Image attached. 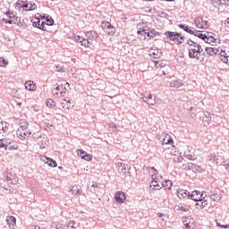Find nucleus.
<instances>
[{
  "label": "nucleus",
  "mask_w": 229,
  "mask_h": 229,
  "mask_svg": "<svg viewBox=\"0 0 229 229\" xmlns=\"http://www.w3.org/2000/svg\"><path fill=\"white\" fill-rule=\"evenodd\" d=\"M101 28L105 33L110 35V37H113V35L115 34V27H114L113 24L108 21H103L101 23Z\"/></svg>",
  "instance_id": "1"
},
{
  "label": "nucleus",
  "mask_w": 229,
  "mask_h": 229,
  "mask_svg": "<svg viewBox=\"0 0 229 229\" xmlns=\"http://www.w3.org/2000/svg\"><path fill=\"white\" fill-rule=\"evenodd\" d=\"M138 35L140 37V38H141L142 40H146V36L148 37V40H151V29L147 28V29H139L138 30Z\"/></svg>",
  "instance_id": "2"
},
{
  "label": "nucleus",
  "mask_w": 229,
  "mask_h": 229,
  "mask_svg": "<svg viewBox=\"0 0 229 229\" xmlns=\"http://www.w3.org/2000/svg\"><path fill=\"white\" fill-rule=\"evenodd\" d=\"M165 36L166 37V38H169L172 42H174L175 44H177V46L183 44V41L176 38L175 32L167 30L166 32H165Z\"/></svg>",
  "instance_id": "3"
},
{
  "label": "nucleus",
  "mask_w": 229,
  "mask_h": 229,
  "mask_svg": "<svg viewBox=\"0 0 229 229\" xmlns=\"http://www.w3.org/2000/svg\"><path fill=\"white\" fill-rule=\"evenodd\" d=\"M188 56L189 58L199 60L200 62H203L205 60V57H199V55H198V48H189Z\"/></svg>",
  "instance_id": "4"
},
{
  "label": "nucleus",
  "mask_w": 229,
  "mask_h": 229,
  "mask_svg": "<svg viewBox=\"0 0 229 229\" xmlns=\"http://www.w3.org/2000/svg\"><path fill=\"white\" fill-rule=\"evenodd\" d=\"M74 40H76V42H79V44H81V46H83L84 47H89V46H90V41L89 40V38H85L81 36H74Z\"/></svg>",
  "instance_id": "5"
},
{
  "label": "nucleus",
  "mask_w": 229,
  "mask_h": 229,
  "mask_svg": "<svg viewBox=\"0 0 229 229\" xmlns=\"http://www.w3.org/2000/svg\"><path fill=\"white\" fill-rule=\"evenodd\" d=\"M39 17L42 21H46L47 26H53L55 24V20H53V17L49 14H39Z\"/></svg>",
  "instance_id": "6"
},
{
  "label": "nucleus",
  "mask_w": 229,
  "mask_h": 229,
  "mask_svg": "<svg viewBox=\"0 0 229 229\" xmlns=\"http://www.w3.org/2000/svg\"><path fill=\"white\" fill-rule=\"evenodd\" d=\"M116 203H124L126 201V193L124 191H117L114 195Z\"/></svg>",
  "instance_id": "7"
},
{
  "label": "nucleus",
  "mask_w": 229,
  "mask_h": 229,
  "mask_svg": "<svg viewBox=\"0 0 229 229\" xmlns=\"http://www.w3.org/2000/svg\"><path fill=\"white\" fill-rule=\"evenodd\" d=\"M12 142L13 140L8 138L0 139V148L4 149L6 151L10 144H12Z\"/></svg>",
  "instance_id": "8"
},
{
  "label": "nucleus",
  "mask_w": 229,
  "mask_h": 229,
  "mask_svg": "<svg viewBox=\"0 0 229 229\" xmlns=\"http://www.w3.org/2000/svg\"><path fill=\"white\" fill-rule=\"evenodd\" d=\"M191 195V192H189L187 190L179 189L177 190V196L180 198V199H183L187 198L189 199V196Z\"/></svg>",
  "instance_id": "9"
},
{
  "label": "nucleus",
  "mask_w": 229,
  "mask_h": 229,
  "mask_svg": "<svg viewBox=\"0 0 229 229\" xmlns=\"http://www.w3.org/2000/svg\"><path fill=\"white\" fill-rule=\"evenodd\" d=\"M223 198V194H221V191H215L210 195V199L212 201H216V203H219Z\"/></svg>",
  "instance_id": "10"
},
{
  "label": "nucleus",
  "mask_w": 229,
  "mask_h": 229,
  "mask_svg": "<svg viewBox=\"0 0 229 229\" xmlns=\"http://www.w3.org/2000/svg\"><path fill=\"white\" fill-rule=\"evenodd\" d=\"M170 87L173 89H181V87H183V81L178 79V80H174L170 82Z\"/></svg>",
  "instance_id": "11"
},
{
  "label": "nucleus",
  "mask_w": 229,
  "mask_h": 229,
  "mask_svg": "<svg viewBox=\"0 0 229 229\" xmlns=\"http://www.w3.org/2000/svg\"><path fill=\"white\" fill-rule=\"evenodd\" d=\"M25 89L26 90H30V92H33V90H37V85L33 81H28L25 82Z\"/></svg>",
  "instance_id": "12"
},
{
  "label": "nucleus",
  "mask_w": 229,
  "mask_h": 229,
  "mask_svg": "<svg viewBox=\"0 0 229 229\" xmlns=\"http://www.w3.org/2000/svg\"><path fill=\"white\" fill-rule=\"evenodd\" d=\"M201 22H203V17L199 16L195 18L194 20L195 26H197V28H199L200 30H207V27L201 24Z\"/></svg>",
  "instance_id": "13"
},
{
  "label": "nucleus",
  "mask_w": 229,
  "mask_h": 229,
  "mask_svg": "<svg viewBox=\"0 0 229 229\" xmlns=\"http://www.w3.org/2000/svg\"><path fill=\"white\" fill-rule=\"evenodd\" d=\"M152 180L153 181L150 182V187H153V191H160V189H162V184L155 181V175H152Z\"/></svg>",
  "instance_id": "14"
},
{
  "label": "nucleus",
  "mask_w": 229,
  "mask_h": 229,
  "mask_svg": "<svg viewBox=\"0 0 229 229\" xmlns=\"http://www.w3.org/2000/svg\"><path fill=\"white\" fill-rule=\"evenodd\" d=\"M87 38L90 40H96L98 38V32L96 30H89L85 32Z\"/></svg>",
  "instance_id": "15"
},
{
  "label": "nucleus",
  "mask_w": 229,
  "mask_h": 229,
  "mask_svg": "<svg viewBox=\"0 0 229 229\" xmlns=\"http://www.w3.org/2000/svg\"><path fill=\"white\" fill-rule=\"evenodd\" d=\"M205 51H206L207 55H209V56H214V55H217V53H219V49H217L216 47H207L205 48Z\"/></svg>",
  "instance_id": "16"
},
{
  "label": "nucleus",
  "mask_w": 229,
  "mask_h": 229,
  "mask_svg": "<svg viewBox=\"0 0 229 229\" xmlns=\"http://www.w3.org/2000/svg\"><path fill=\"white\" fill-rule=\"evenodd\" d=\"M189 199H192V201H201V198L198 196V190H195L190 192Z\"/></svg>",
  "instance_id": "17"
},
{
  "label": "nucleus",
  "mask_w": 229,
  "mask_h": 229,
  "mask_svg": "<svg viewBox=\"0 0 229 229\" xmlns=\"http://www.w3.org/2000/svg\"><path fill=\"white\" fill-rule=\"evenodd\" d=\"M193 36L198 37V38H200V40H205V38H207V31L196 30Z\"/></svg>",
  "instance_id": "18"
},
{
  "label": "nucleus",
  "mask_w": 229,
  "mask_h": 229,
  "mask_svg": "<svg viewBox=\"0 0 229 229\" xmlns=\"http://www.w3.org/2000/svg\"><path fill=\"white\" fill-rule=\"evenodd\" d=\"M61 87V96L62 94H65L67 92V87H71V84L69 82L63 81L60 84Z\"/></svg>",
  "instance_id": "19"
},
{
  "label": "nucleus",
  "mask_w": 229,
  "mask_h": 229,
  "mask_svg": "<svg viewBox=\"0 0 229 229\" xmlns=\"http://www.w3.org/2000/svg\"><path fill=\"white\" fill-rule=\"evenodd\" d=\"M49 146V139L47 136L43 137L39 145L40 149H46Z\"/></svg>",
  "instance_id": "20"
},
{
  "label": "nucleus",
  "mask_w": 229,
  "mask_h": 229,
  "mask_svg": "<svg viewBox=\"0 0 229 229\" xmlns=\"http://www.w3.org/2000/svg\"><path fill=\"white\" fill-rule=\"evenodd\" d=\"M46 158V164H47V165L49 167H56V165H58V164L56 163V161L51 157H47L45 156Z\"/></svg>",
  "instance_id": "21"
},
{
  "label": "nucleus",
  "mask_w": 229,
  "mask_h": 229,
  "mask_svg": "<svg viewBox=\"0 0 229 229\" xmlns=\"http://www.w3.org/2000/svg\"><path fill=\"white\" fill-rule=\"evenodd\" d=\"M117 169H118V173H120L121 174H126V164L118 163Z\"/></svg>",
  "instance_id": "22"
},
{
  "label": "nucleus",
  "mask_w": 229,
  "mask_h": 229,
  "mask_svg": "<svg viewBox=\"0 0 229 229\" xmlns=\"http://www.w3.org/2000/svg\"><path fill=\"white\" fill-rule=\"evenodd\" d=\"M6 223L8 225L9 228H12V226H15L17 220L14 218V216H7Z\"/></svg>",
  "instance_id": "23"
},
{
  "label": "nucleus",
  "mask_w": 229,
  "mask_h": 229,
  "mask_svg": "<svg viewBox=\"0 0 229 229\" xmlns=\"http://www.w3.org/2000/svg\"><path fill=\"white\" fill-rule=\"evenodd\" d=\"M208 205V202L205 199H203V200H200V202L195 203L196 208H200L201 210H203V208H205V207H207Z\"/></svg>",
  "instance_id": "24"
},
{
  "label": "nucleus",
  "mask_w": 229,
  "mask_h": 229,
  "mask_svg": "<svg viewBox=\"0 0 229 229\" xmlns=\"http://www.w3.org/2000/svg\"><path fill=\"white\" fill-rule=\"evenodd\" d=\"M161 187H164L165 191H171L173 187V182L171 180H165V182L161 183Z\"/></svg>",
  "instance_id": "25"
},
{
  "label": "nucleus",
  "mask_w": 229,
  "mask_h": 229,
  "mask_svg": "<svg viewBox=\"0 0 229 229\" xmlns=\"http://www.w3.org/2000/svg\"><path fill=\"white\" fill-rule=\"evenodd\" d=\"M162 51H158V49H154L150 52V56H152V58H160L162 56Z\"/></svg>",
  "instance_id": "26"
},
{
  "label": "nucleus",
  "mask_w": 229,
  "mask_h": 229,
  "mask_svg": "<svg viewBox=\"0 0 229 229\" xmlns=\"http://www.w3.org/2000/svg\"><path fill=\"white\" fill-rule=\"evenodd\" d=\"M182 168L184 171H192L194 169V163L183 164Z\"/></svg>",
  "instance_id": "27"
},
{
  "label": "nucleus",
  "mask_w": 229,
  "mask_h": 229,
  "mask_svg": "<svg viewBox=\"0 0 229 229\" xmlns=\"http://www.w3.org/2000/svg\"><path fill=\"white\" fill-rule=\"evenodd\" d=\"M8 130V126L4 125V123L0 122V135L3 133H6V131Z\"/></svg>",
  "instance_id": "28"
},
{
  "label": "nucleus",
  "mask_w": 229,
  "mask_h": 229,
  "mask_svg": "<svg viewBox=\"0 0 229 229\" xmlns=\"http://www.w3.org/2000/svg\"><path fill=\"white\" fill-rule=\"evenodd\" d=\"M46 105H47V106H49L50 108H53V106H55L56 105V103L52 98H47L46 100Z\"/></svg>",
  "instance_id": "29"
},
{
  "label": "nucleus",
  "mask_w": 229,
  "mask_h": 229,
  "mask_svg": "<svg viewBox=\"0 0 229 229\" xmlns=\"http://www.w3.org/2000/svg\"><path fill=\"white\" fill-rule=\"evenodd\" d=\"M150 38H155V37L158 36L160 37V35H162V32H158L157 30H155V29H150Z\"/></svg>",
  "instance_id": "30"
},
{
  "label": "nucleus",
  "mask_w": 229,
  "mask_h": 229,
  "mask_svg": "<svg viewBox=\"0 0 229 229\" xmlns=\"http://www.w3.org/2000/svg\"><path fill=\"white\" fill-rule=\"evenodd\" d=\"M147 105H150L151 106L157 105V101L155 100V98H153V95L148 94V102L147 103Z\"/></svg>",
  "instance_id": "31"
},
{
  "label": "nucleus",
  "mask_w": 229,
  "mask_h": 229,
  "mask_svg": "<svg viewBox=\"0 0 229 229\" xmlns=\"http://www.w3.org/2000/svg\"><path fill=\"white\" fill-rule=\"evenodd\" d=\"M186 44H187L188 46H191V47H198V46H199V43H198V42H196V41H194V40H192V39H188L187 42H186Z\"/></svg>",
  "instance_id": "32"
},
{
  "label": "nucleus",
  "mask_w": 229,
  "mask_h": 229,
  "mask_svg": "<svg viewBox=\"0 0 229 229\" xmlns=\"http://www.w3.org/2000/svg\"><path fill=\"white\" fill-rule=\"evenodd\" d=\"M64 101H65V103H66L67 110H71V108H72L74 106V102H72V100H67L64 98Z\"/></svg>",
  "instance_id": "33"
},
{
  "label": "nucleus",
  "mask_w": 229,
  "mask_h": 229,
  "mask_svg": "<svg viewBox=\"0 0 229 229\" xmlns=\"http://www.w3.org/2000/svg\"><path fill=\"white\" fill-rule=\"evenodd\" d=\"M193 169H195L196 173H205V168L201 167L200 165H198L194 164Z\"/></svg>",
  "instance_id": "34"
},
{
  "label": "nucleus",
  "mask_w": 229,
  "mask_h": 229,
  "mask_svg": "<svg viewBox=\"0 0 229 229\" xmlns=\"http://www.w3.org/2000/svg\"><path fill=\"white\" fill-rule=\"evenodd\" d=\"M205 123H210L212 121V117L210 116V113L207 112L202 119Z\"/></svg>",
  "instance_id": "35"
},
{
  "label": "nucleus",
  "mask_w": 229,
  "mask_h": 229,
  "mask_svg": "<svg viewBox=\"0 0 229 229\" xmlns=\"http://www.w3.org/2000/svg\"><path fill=\"white\" fill-rule=\"evenodd\" d=\"M35 19H37L38 21H33L32 26H33V28H38V30H40V18L36 16Z\"/></svg>",
  "instance_id": "36"
},
{
  "label": "nucleus",
  "mask_w": 229,
  "mask_h": 229,
  "mask_svg": "<svg viewBox=\"0 0 229 229\" xmlns=\"http://www.w3.org/2000/svg\"><path fill=\"white\" fill-rule=\"evenodd\" d=\"M178 28H180V30H183V31H185L187 33L189 28H191V26L187 25V24H183V23H180L177 25Z\"/></svg>",
  "instance_id": "37"
},
{
  "label": "nucleus",
  "mask_w": 229,
  "mask_h": 229,
  "mask_svg": "<svg viewBox=\"0 0 229 229\" xmlns=\"http://www.w3.org/2000/svg\"><path fill=\"white\" fill-rule=\"evenodd\" d=\"M197 53H198L199 58H203V56H201V55H205V53H203V48L201 47V45H198Z\"/></svg>",
  "instance_id": "38"
},
{
  "label": "nucleus",
  "mask_w": 229,
  "mask_h": 229,
  "mask_svg": "<svg viewBox=\"0 0 229 229\" xmlns=\"http://www.w3.org/2000/svg\"><path fill=\"white\" fill-rule=\"evenodd\" d=\"M8 65V61L4 60V57L0 56V67H6Z\"/></svg>",
  "instance_id": "39"
},
{
  "label": "nucleus",
  "mask_w": 229,
  "mask_h": 229,
  "mask_svg": "<svg viewBox=\"0 0 229 229\" xmlns=\"http://www.w3.org/2000/svg\"><path fill=\"white\" fill-rule=\"evenodd\" d=\"M76 222L74 220H69L66 222L67 228H74Z\"/></svg>",
  "instance_id": "40"
},
{
  "label": "nucleus",
  "mask_w": 229,
  "mask_h": 229,
  "mask_svg": "<svg viewBox=\"0 0 229 229\" xmlns=\"http://www.w3.org/2000/svg\"><path fill=\"white\" fill-rule=\"evenodd\" d=\"M46 26H47V22L42 21L39 24V30H41V31H47V28H46Z\"/></svg>",
  "instance_id": "41"
},
{
  "label": "nucleus",
  "mask_w": 229,
  "mask_h": 229,
  "mask_svg": "<svg viewBox=\"0 0 229 229\" xmlns=\"http://www.w3.org/2000/svg\"><path fill=\"white\" fill-rule=\"evenodd\" d=\"M85 154H87V151L82 150V149H78L77 150V155L80 157L81 159L85 157Z\"/></svg>",
  "instance_id": "42"
},
{
  "label": "nucleus",
  "mask_w": 229,
  "mask_h": 229,
  "mask_svg": "<svg viewBox=\"0 0 229 229\" xmlns=\"http://www.w3.org/2000/svg\"><path fill=\"white\" fill-rule=\"evenodd\" d=\"M25 3L23 0H18L15 8H18V10L22 8Z\"/></svg>",
  "instance_id": "43"
},
{
  "label": "nucleus",
  "mask_w": 229,
  "mask_h": 229,
  "mask_svg": "<svg viewBox=\"0 0 229 229\" xmlns=\"http://www.w3.org/2000/svg\"><path fill=\"white\" fill-rule=\"evenodd\" d=\"M82 160H86L87 162H90L92 160V155L86 152Z\"/></svg>",
  "instance_id": "44"
},
{
  "label": "nucleus",
  "mask_w": 229,
  "mask_h": 229,
  "mask_svg": "<svg viewBox=\"0 0 229 229\" xmlns=\"http://www.w3.org/2000/svg\"><path fill=\"white\" fill-rule=\"evenodd\" d=\"M30 7L28 8V12H32L33 10H37V4L34 2H30Z\"/></svg>",
  "instance_id": "45"
},
{
  "label": "nucleus",
  "mask_w": 229,
  "mask_h": 229,
  "mask_svg": "<svg viewBox=\"0 0 229 229\" xmlns=\"http://www.w3.org/2000/svg\"><path fill=\"white\" fill-rule=\"evenodd\" d=\"M81 191V189L78 188V186L72 187V194H80Z\"/></svg>",
  "instance_id": "46"
},
{
  "label": "nucleus",
  "mask_w": 229,
  "mask_h": 229,
  "mask_svg": "<svg viewBox=\"0 0 229 229\" xmlns=\"http://www.w3.org/2000/svg\"><path fill=\"white\" fill-rule=\"evenodd\" d=\"M186 33H189L190 35H195L196 33V29L192 28V27H189L188 30L186 31Z\"/></svg>",
  "instance_id": "47"
},
{
  "label": "nucleus",
  "mask_w": 229,
  "mask_h": 229,
  "mask_svg": "<svg viewBox=\"0 0 229 229\" xmlns=\"http://www.w3.org/2000/svg\"><path fill=\"white\" fill-rule=\"evenodd\" d=\"M213 40H214V37L208 36V38H205L204 42H206V44H212Z\"/></svg>",
  "instance_id": "48"
},
{
  "label": "nucleus",
  "mask_w": 229,
  "mask_h": 229,
  "mask_svg": "<svg viewBox=\"0 0 229 229\" xmlns=\"http://www.w3.org/2000/svg\"><path fill=\"white\" fill-rule=\"evenodd\" d=\"M167 60H162L159 62L158 67H165L167 65Z\"/></svg>",
  "instance_id": "49"
},
{
  "label": "nucleus",
  "mask_w": 229,
  "mask_h": 229,
  "mask_svg": "<svg viewBox=\"0 0 229 229\" xmlns=\"http://www.w3.org/2000/svg\"><path fill=\"white\" fill-rule=\"evenodd\" d=\"M216 226H218V228H225V229L229 228V225H221L219 222H216Z\"/></svg>",
  "instance_id": "50"
},
{
  "label": "nucleus",
  "mask_w": 229,
  "mask_h": 229,
  "mask_svg": "<svg viewBox=\"0 0 229 229\" xmlns=\"http://www.w3.org/2000/svg\"><path fill=\"white\" fill-rule=\"evenodd\" d=\"M2 21L4 22L5 24H13V20H8V19L3 18Z\"/></svg>",
  "instance_id": "51"
},
{
  "label": "nucleus",
  "mask_w": 229,
  "mask_h": 229,
  "mask_svg": "<svg viewBox=\"0 0 229 229\" xmlns=\"http://www.w3.org/2000/svg\"><path fill=\"white\" fill-rule=\"evenodd\" d=\"M13 21H13V24H17L18 26L21 24V17L15 16Z\"/></svg>",
  "instance_id": "52"
},
{
  "label": "nucleus",
  "mask_w": 229,
  "mask_h": 229,
  "mask_svg": "<svg viewBox=\"0 0 229 229\" xmlns=\"http://www.w3.org/2000/svg\"><path fill=\"white\" fill-rule=\"evenodd\" d=\"M19 148V146H13V145H9L8 147H7V149L9 150V151H13V149H18Z\"/></svg>",
  "instance_id": "53"
},
{
  "label": "nucleus",
  "mask_w": 229,
  "mask_h": 229,
  "mask_svg": "<svg viewBox=\"0 0 229 229\" xmlns=\"http://www.w3.org/2000/svg\"><path fill=\"white\" fill-rule=\"evenodd\" d=\"M197 196L200 198V201H203V199H205V197H203V193H201L200 191H197Z\"/></svg>",
  "instance_id": "54"
},
{
  "label": "nucleus",
  "mask_w": 229,
  "mask_h": 229,
  "mask_svg": "<svg viewBox=\"0 0 229 229\" xmlns=\"http://www.w3.org/2000/svg\"><path fill=\"white\" fill-rule=\"evenodd\" d=\"M88 189H98V182H93L92 184H89Z\"/></svg>",
  "instance_id": "55"
},
{
  "label": "nucleus",
  "mask_w": 229,
  "mask_h": 229,
  "mask_svg": "<svg viewBox=\"0 0 229 229\" xmlns=\"http://www.w3.org/2000/svg\"><path fill=\"white\" fill-rule=\"evenodd\" d=\"M130 169H131V165H126V173L129 174V176H131V172H130Z\"/></svg>",
  "instance_id": "56"
},
{
  "label": "nucleus",
  "mask_w": 229,
  "mask_h": 229,
  "mask_svg": "<svg viewBox=\"0 0 229 229\" xmlns=\"http://www.w3.org/2000/svg\"><path fill=\"white\" fill-rule=\"evenodd\" d=\"M8 19H10L11 21H13L15 19V13H11L8 16Z\"/></svg>",
  "instance_id": "57"
},
{
  "label": "nucleus",
  "mask_w": 229,
  "mask_h": 229,
  "mask_svg": "<svg viewBox=\"0 0 229 229\" xmlns=\"http://www.w3.org/2000/svg\"><path fill=\"white\" fill-rule=\"evenodd\" d=\"M178 210H181L182 212H189V208H185L183 207H179Z\"/></svg>",
  "instance_id": "58"
},
{
  "label": "nucleus",
  "mask_w": 229,
  "mask_h": 229,
  "mask_svg": "<svg viewBox=\"0 0 229 229\" xmlns=\"http://www.w3.org/2000/svg\"><path fill=\"white\" fill-rule=\"evenodd\" d=\"M222 62L224 64H228V56L227 55H225L224 58H222Z\"/></svg>",
  "instance_id": "59"
},
{
  "label": "nucleus",
  "mask_w": 229,
  "mask_h": 229,
  "mask_svg": "<svg viewBox=\"0 0 229 229\" xmlns=\"http://www.w3.org/2000/svg\"><path fill=\"white\" fill-rule=\"evenodd\" d=\"M174 140H173V138L169 137L167 141L165 142V144H173Z\"/></svg>",
  "instance_id": "60"
},
{
  "label": "nucleus",
  "mask_w": 229,
  "mask_h": 229,
  "mask_svg": "<svg viewBox=\"0 0 229 229\" xmlns=\"http://www.w3.org/2000/svg\"><path fill=\"white\" fill-rule=\"evenodd\" d=\"M143 101H144V103H148V101H149V95H148L147 97H143Z\"/></svg>",
  "instance_id": "61"
},
{
  "label": "nucleus",
  "mask_w": 229,
  "mask_h": 229,
  "mask_svg": "<svg viewBox=\"0 0 229 229\" xmlns=\"http://www.w3.org/2000/svg\"><path fill=\"white\" fill-rule=\"evenodd\" d=\"M28 6H30V4L25 2V3L23 4V7H22V8H24V9L28 12V8H30V7H28Z\"/></svg>",
  "instance_id": "62"
},
{
  "label": "nucleus",
  "mask_w": 229,
  "mask_h": 229,
  "mask_svg": "<svg viewBox=\"0 0 229 229\" xmlns=\"http://www.w3.org/2000/svg\"><path fill=\"white\" fill-rule=\"evenodd\" d=\"M161 15H162V17H165V19H167V17H169V14H167V13H165V12H162Z\"/></svg>",
  "instance_id": "63"
},
{
  "label": "nucleus",
  "mask_w": 229,
  "mask_h": 229,
  "mask_svg": "<svg viewBox=\"0 0 229 229\" xmlns=\"http://www.w3.org/2000/svg\"><path fill=\"white\" fill-rule=\"evenodd\" d=\"M47 128H49L51 130V128H53V123H45Z\"/></svg>",
  "instance_id": "64"
}]
</instances>
